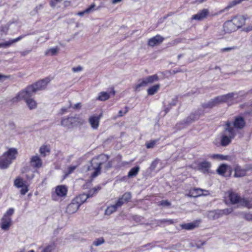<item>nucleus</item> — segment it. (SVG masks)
Masks as SVG:
<instances>
[{"instance_id":"1","label":"nucleus","mask_w":252,"mask_h":252,"mask_svg":"<svg viewBox=\"0 0 252 252\" xmlns=\"http://www.w3.org/2000/svg\"><path fill=\"white\" fill-rule=\"evenodd\" d=\"M108 157L105 155H100L93 158L87 167L88 175L93 180L100 174L101 167L105 165L107 168L109 167L110 162Z\"/></svg>"},{"instance_id":"2","label":"nucleus","mask_w":252,"mask_h":252,"mask_svg":"<svg viewBox=\"0 0 252 252\" xmlns=\"http://www.w3.org/2000/svg\"><path fill=\"white\" fill-rule=\"evenodd\" d=\"M236 135V130L229 123H225L224 130L221 137L220 144L222 146L229 145Z\"/></svg>"},{"instance_id":"3","label":"nucleus","mask_w":252,"mask_h":252,"mask_svg":"<svg viewBox=\"0 0 252 252\" xmlns=\"http://www.w3.org/2000/svg\"><path fill=\"white\" fill-rule=\"evenodd\" d=\"M237 97L238 95L236 93H229L216 97L211 101H209L207 103L204 104L203 106L204 108H212L220 103L226 102L229 103L231 102L234 99L237 98Z\"/></svg>"},{"instance_id":"4","label":"nucleus","mask_w":252,"mask_h":252,"mask_svg":"<svg viewBox=\"0 0 252 252\" xmlns=\"http://www.w3.org/2000/svg\"><path fill=\"white\" fill-rule=\"evenodd\" d=\"M18 154L17 150L15 148H10L0 157V168L1 169L7 168L14 160Z\"/></svg>"},{"instance_id":"5","label":"nucleus","mask_w":252,"mask_h":252,"mask_svg":"<svg viewBox=\"0 0 252 252\" xmlns=\"http://www.w3.org/2000/svg\"><path fill=\"white\" fill-rule=\"evenodd\" d=\"M50 81L51 80L49 78H46L37 82L32 85L29 86L24 90V92H23L21 94L27 95L28 94L29 95L30 93L35 94L38 91L45 89Z\"/></svg>"},{"instance_id":"6","label":"nucleus","mask_w":252,"mask_h":252,"mask_svg":"<svg viewBox=\"0 0 252 252\" xmlns=\"http://www.w3.org/2000/svg\"><path fill=\"white\" fill-rule=\"evenodd\" d=\"M24 92V90L20 92L17 95L13 98V101H18L21 100H25L30 109H35L37 107V103L33 98H31L34 94L30 93L29 95H22L21 94Z\"/></svg>"},{"instance_id":"7","label":"nucleus","mask_w":252,"mask_h":252,"mask_svg":"<svg viewBox=\"0 0 252 252\" xmlns=\"http://www.w3.org/2000/svg\"><path fill=\"white\" fill-rule=\"evenodd\" d=\"M158 80V77L157 74L148 76L147 77L139 80L137 83L135 85L134 90L135 91H139L141 87L145 86L148 84L153 83Z\"/></svg>"},{"instance_id":"8","label":"nucleus","mask_w":252,"mask_h":252,"mask_svg":"<svg viewBox=\"0 0 252 252\" xmlns=\"http://www.w3.org/2000/svg\"><path fill=\"white\" fill-rule=\"evenodd\" d=\"M131 197L130 192H126L120 198L114 205H111V213L116 211L117 208L121 207L124 203H127L130 199Z\"/></svg>"},{"instance_id":"9","label":"nucleus","mask_w":252,"mask_h":252,"mask_svg":"<svg viewBox=\"0 0 252 252\" xmlns=\"http://www.w3.org/2000/svg\"><path fill=\"white\" fill-rule=\"evenodd\" d=\"M67 192V189L65 186H58L55 188V193L52 194V198L54 200H57L58 197L66 196Z\"/></svg>"},{"instance_id":"10","label":"nucleus","mask_w":252,"mask_h":252,"mask_svg":"<svg viewBox=\"0 0 252 252\" xmlns=\"http://www.w3.org/2000/svg\"><path fill=\"white\" fill-rule=\"evenodd\" d=\"M226 123H229L231 124L232 126L236 130V133H237L238 130L243 128L246 125L244 119L241 116L236 117L233 122L227 121Z\"/></svg>"},{"instance_id":"11","label":"nucleus","mask_w":252,"mask_h":252,"mask_svg":"<svg viewBox=\"0 0 252 252\" xmlns=\"http://www.w3.org/2000/svg\"><path fill=\"white\" fill-rule=\"evenodd\" d=\"M224 198L225 200L228 199L232 204L240 203L241 199L240 196L235 192L229 190L225 193Z\"/></svg>"},{"instance_id":"12","label":"nucleus","mask_w":252,"mask_h":252,"mask_svg":"<svg viewBox=\"0 0 252 252\" xmlns=\"http://www.w3.org/2000/svg\"><path fill=\"white\" fill-rule=\"evenodd\" d=\"M30 163L33 168L39 169L42 166V160L38 155L32 156L31 157Z\"/></svg>"},{"instance_id":"13","label":"nucleus","mask_w":252,"mask_h":252,"mask_svg":"<svg viewBox=\"0 0 252 252\" xmlns=\"http://www.w3.org/2000/svg\"><path fill=\"white\" fill-rule=\"evenodd\" d=\"M211 163L207 161L200 162L198 164L197 169L205 174H210L211 171Z\"/></svg>"},{"instance_id":"14","label":"nucleus","mask_w":252,"mask_h":252,"mask_svg":"<svg viewBox=\"0 0 252 252\" xmlns=\"http://www.w3.org/2000/svg\"><path fill=\"white\" fill-rule=\"evenodd\" d=\"M12 223L11 218L3 216L0 220V227L4 231L9 230Z\"/></svg>"},{"instance_id":"15","label":"nucleus","mask_w":252,"mask_h":252,"mask_svg":"<svg viewBox=\"0 0 252 252\" xmlns=\"http://www.w3.org/2000/svg\"><path fill=\"white\" fill-rule=\"evenodd\" d=\"M217 173L224 177H229L231 175V170L228 166L222 164L220 166L217 170Z\"/></svg>"},{"instance_id":"16","label":"nucleus","mask_w":252,"mask_h":252,"mask_svg":"<svg viewBox=\"0 0 252 252\" xmlns=\"http://www.w3.org/2000/svg\"><path fill=\"white\" fill-rule=\"evenodd\" d=\"M190 196L197 197L201 195H207L209 192L208 190L201 189L199 188L193 189L190 191Z\"/></svg>"},{"instance_id":"17","label":"nucleus","mask_w":252,"mask_h":252,"mask_svg":"<svg viewBox=\"0 0 252 252\" xmlns=\"http://www.w3.org/2000/svg\"><path fill=\"white\" fill-rule=\"evenodd\" d=\"M80 205L77 202L74 201L73 199L71 202L67 206L66 212L69 214H72L75 213L79 209Z\"/></svg>"},{"instance_id":"18","label":"nucleus","mask_w":252,"mask_h":252,"mask_svg":"<svg viewBox=\"0 0 252 252\" xmlns=\"http://www.w3.org/2000/svg\"><path fill=\"white\" fill-rule=\"evenodd\" d=\"M201 222V220H198L190 223L182 224L181 225V227L184 229L192 230L198 227Z\"/></svg>"},{"instance_id":"19","label":"nucleus","mask_w":252,"mask_h":252,"mask_svg":"<svg viewBox=\"0 0 252 252\" xmlns=\"http://www.w3.org/2000/svg\"><path fill=\"white\" fill-rule=\"evenodd\" d=\"M208 9H203L198 12L196 14L194 15L192 17V19L201 21L206 18L208 16Z\"/></svg>"},{"instance_id":"20","label":"nucleus","mask_w":252,"mask_h":252,"mask_svg":"<svg viewBox=\"0 0 252 252\" xmlns=\"http://www.w3.org/2000/svg\"><path fill=\"white\" fill-rule=\"evenodd\" d=\"M237 29L232 20L226 21L223 25V30L226 33H231Z\"/></svg>"},{"instance_id":"21","label":"nucleus","mask_w":252,"mask_h":252,"mask_svg":"<svg viewBox=\"0 0 252 252\" xmlns=\"http://www.w3.org/2000/svg\"><path fill=\"white\" fill-rule=\"evenodd\" d=\"M163 39L164 38L160 35H157L148 40V44L150 46L153 47L161 43Z\"/></svg>"},{"instance_id":"22","label":"nucleus","mask_w":252,"mask_h":252,"mask_svg":"<svg viewBox=\"0 0 252 252\" xmlns=\"http://www.w3.org/2000/svg\"><path fill=\"white\" fill-rule=\"evenodd\" d=\"M95 5L94 4H92L84 10L77 12L76 15L80 17H82L84 15H88L95 11Z\"/></svg>"},{"instance_id":"23","label":"nucleus","mask_w":252,"mask_h":252,"mask_svg":"<svg viewBox=\"0 0 252 252\" xmlns=\"http://www.w3.org/2000/svg\"><path fill=\"white\" fill-rule=\"evenodd\" d=\"M231 20L237 29L244 25L245 22V19L242 16H236Z\"/></svg>"},{"instance_id":"24","label":"nucleus","mask_w":252,"mask_h":252,"mask_svg":"<svg viewBox=\"0 0 252 252\" xmlns=\"http://www.w3.org/2000/svg\"><path fill=\"white\" fill-rule=\"evenodd\" d=\"M234 177H242L246 175L247 170L242 168L238 165H236L234 168Z\"/></svg>"},{"instance_id":"25","label":"nucleus","mask_w":252,"mask_h":252,"mask_svg":"<svg viewBox=\"0 0 252 252\" xmlns=\"http://www.w3.org/2000/svg\"><path fill=\"white\" fill-rule=\"evenodd\" d=\"M89 122L91 125V127L94 129H96L99 125V117L96 116H91L89 118Z\"/></svg>"},{"instance_id":"26","label":"nucleus","mask_w":252,"mask_h":252,"mask_svg":"<svg viewBox=\"0 0 252 252\" xmlns=\"http://www.w3.org/2000/svg\"><path fill=\"white\" fill-rule=\"evenodd\" d=\"M25 36V35H21L16 38L10 40L8 41H6V42L2 43H0V47L6 48V47H9V46H11L12 44L20 40L23 38H24Z\"/></svg>"},{"instance_id":"27","label":"nucleus","mask_w":252,"mask_h":252,"mask_svg":"<svg viewBox=\"0 0 252 252\" xmlns=\"http://www.w3.org/2000/svg\"><path fill=\"white\" fill-rule=\"evenodd\" d=\"M56 247V246L55 243L52 242L41 248V252H54Z\"/></svg>"},{"instance_id":"28","label":"nucleus","mask_w":252,"mask_h":252,"mask_svg":"<svg viewBox=\"0 0 252 252\" xmlns=\"http://www.w3.org/2000/svg\"><path fill=\"white\" fill-rule=\"evenodd\" d=\"M221 217L220 210L211 211L207 213V217L210 220H216Z\"/></svg>"},{"instance_id":"29","label":"nucleus","mask_w":252,"mask_h":252,"mask_svg":"<svg viewBox=\"0 0 252 252\" xmlns=\"http://www.w3.org/2000/svg\"><path fill=\"white\" fill-rule=\"evenodd\" d=\"M61 125V126L67 128H70L73 126V125L71 117L62 119Z\"/></svg>"},{"instance_id":"30","label":"nucleus","mask_w":252,"mask_h":252,"mask_svg":"<svg viewBox=\"0 0 252 252\" xmlns=\"http://www.w3.org/2000/svg\"><path fill=\"white\" fill-rule=\"evenodd\" d=\"M89 198L86 194H81L76 196L74 199V201L77 202L78 204L80 206L83 203H84L86 200Z\"/></svg>"},{"instance_id":"31","label":"nucleus","mask_w":252,"mask_h":252,"mask_svg":"<svg viewBox=\"0 0 252 252\" xmlns=\"http://www.w3.org/2000/svg\"><path fill=\"white\" fill-rule=\"evenodd\" d=\"M199 117V116L197 114L192 113L187 118L185 123L187 124H190L197 120Z\"/></svg>"},{"instance_id":"32","label":"nucleus","mask_w":252,"mask_h":252,"mask_svg":"<svg viewBox=\"0 0 252 252\" xmlns=\"http://www.w3.org/2000/svg\"><path fill=\"white\" fill-rule=\"evenodd\" d=\"M240 204L248 208H252V198H243L240 201Z\"/></svg>"},{"instance_id":"33","label":"nucleus","mask_w":252,"mask_h":252,"mask_svg":"<svg viewBox=\"0 0 252 252\" xmlns=\"http://www.w3.org/2000/svg\"><path fill=\"white\" fill-rule=\"evenodd\" d=\"M71 119L73 126L82 125L85 123V120L79 116L71 117Z\"/></svg>"},{"instance_id":"34","label":"nucleus","mask_w":252,"mask_h":252,"mask_svg":"<svg viewBox=\"0 0 252 252\" xmlns=\"http://www.w3.org/2000/svg\"><path fill=\"white\" fill-rule=\"evenodd\" d=\"M160 87L159 84H157L152 86L147 90L148 94L150 95H152L156 94Z\"/></svg>"},{"instance_id":"35","label":"nucleus","mask_w":252,"mask_h":252,"mask_svg":"<svg viewBox=\"0 0 252 252\" xmlns=\"http://www.w3.org/2000/svg\"><path fill=\"white\" fill-rule=\"evenodd\" d=\"M110 95L108 93L106 92H101L99 94L96 99L100 101H105L108 99Z\"/></svg>"},{"instance_id":"36","label":"nucleus","mask_w":252,"mask_h":252,"mask_svg":"<svg viewBox=\"0 0 252 252\" xmlns=\"http://www.w3.org/2000/svg\"><path fill=\"white\" fill-rule=\"evenodd\" d=\"M50 152V148L46 145L42 146L39 149V153L41 156L45 157Z\"/></svg>"},{"instance_id":"37","label":"nucleus","mask_w":252,"mask_h":252,"mask_svg":"<svg viewBox=\"0 0 252 252\" xmlns=\"http://www.w3.org/2000/svg\"><path fill=\"white\" fill-rule=\"evenodd\" d=\"M59 50V49L57 47L52 48L48 49L45 54L47 56H55L58 53Z\"/></svg>"},{"instance_id":"38","label":"nucleus","mask_w":252,"mask_h":252,"mask_svg":"<svg viewBox=\"0 0 252 252\" xmlns=\"http://www.w3.org/2000/svg\"><path fill=\"white\" fill-rule=\"evenodd\" d=\"M140 168L139 166H136L131 169L128 174L129 177H134L136 176L139 171Z\"/></svg>"},{"instance_id":"39","label":"nucleus","mask_w":252,"mask_h":252,"mask_svg":"<svg viewBox=\"0 0 252 252\" xmlns=\"http://www.w3.org/2000/svg\"><path fill=\"white\" fill-rule=\"evenodd\" d=\"M101 189L100 186H97L96 187H94L92 189L90 190L89 192L86 194L89 198L93 197L94 194L96 193V192Z\"/></svg>"},{"instance_id":"40","label":"nucleus","mask_w":252,"mask_h":252,"mask_svg":"<svg viewBox=\"0 0 252 252\" xmlns=\"http://www.w3.org/2000/svg\"><path fill=\"white\" fill-rule=\"evenodd\" d=\"M14 185L18 188H20L26 185L23 179L21 178H17L14 181Z\"/></svg>"},{"instance_id":"41","label":"nucleus","mask_w":252,"mask_h":252,"mask_svg":"<svg viewBox=\"0 0 252 252\" xmlns=\"http://www.w3.org/2000/svg\"><path fill=\"white\" fill-rule=\"evenodd\" d=\"M104 242V240L103 238H99L96 239H95L93 242V245L95 246H99L100 245L103 244Z\"/></svg>"},{"instance_id":"42","label":"nucleus","mask_w":252,"mask_h":252,"mask_svg":"<svg viewBox=\"0 0 252 252\" xmlns=\"http://www.w3.org/2000/svg\"><path fill=\"white\" fill-rule=\"evenodd\" d=\"M14 210L13 208H9L4 214L3 216L6 218H11V216L14 214Z\"/></svg>"},{"instance_id":"43","label":"nucleus","mask_w":252,"mask_h":252,"mask_svg":"<svg viewBox=\"0 0 252 252\" xmlns=\"http://www.w3.org/2000/svg\"><path fill=\"white\" fill-rule=\"evenodd\" d=\"M128 111V108L127 107H125L123 109L120 110L118 113L119 117H122L124 116Z\"/></svg>"},{"instance_id":"44","label":"nucleus","mask_w":252,"mask_h":252,"mask_svg":"<svg viewBox=\"0 0 252 252\" xmlns=\"http://www.w3.org/2000/svg\"><path fill=\"white\" fill-rule=\"evenodd\" d=\"M221 216H222L223 215H228L232 212V209H225L223 210H220Z\"/></svg>"},{"instance_id":"45","label":"nucleus","mask_w":252,"mask_h":252,"mask_svg":"<svg viewBox=\"0 0 252 252\" xmlns=\"http://www.w3.org/2000/svg\"><path fill=\"white\" fill-rule=\"evenodd\" d=\"M157 143L156 140H153L146 144V148L148 149L153 148Z\"/></svg>"},{"instance_id":"46","label":"nucleus","mask_w":252,"mask_h":252,"mask_svg":"<svg viewBox=\"0 0 252 252\" xmlns=\"http://www.w3.org/2000/svg\"><path fill=\"white\" fill-rule=\"evenodd\" d=\"M158 161L159 159H156L155 160H154L151 164L150 169L152 170H155L158 163Z\"/></svg>"},{"instance_id":"47","label":"nucleus","mask_w":252,"mask_h":252,"mask_svg":"<svg viewBox=\"0 0 252 252\" xmlns=\"http://www.w3.org/2000/svg\"><path fill=\"white\" fill-rule=\"evenodd\" d=\"M76 167L77 166L75 165H71L69 166L67 168V171L66 174L67 175L71 174L74 171Z\"/></svg>"},{"instance_id":"48","label":"nucleus","mask_w":252,"mask_h":252,"mask_svg":"<svg viewBox=\"0 0 252 252\" xmlns=\"http://www.w3.org/2000/svg\"><path fill=\"white\" fill-rule=\"evenodd\" d=\"M63 0H50V5L52 7H55L58 3L61 2Z\"/></svg>"},{"instance_id":"49","label":"nucleus","mask_w":252,"mask_h":252,"mask_svg":"<svg viewBox=\"0 0 252 252\" xmlns=\"http://www.w3.org/2000/svg\"><path fill=\"white\" fill-rule=\"evenodd\" d=\"M22 189L20 190V193L22 195H25L29 190L28 188L27 185L21 187Z\"/></svg>"},{"instance_id":"50","label":"nucleus","mask_w":252,"mask_h":252,"mask_svg":"<svg viewBox=\"0 0 252 252\" xmlns=\"http://www.w3.org/2000/svg\"><path fill=\"white\" fill-rule=\"evenodd\" d=\"M211 157L213 158H216V159H226L225 156H224L222 155H219V154L213 155V156H212Z\"/></svg>"},{"instance_id":"51","label":"nucleus","mask_w":252,"mask_h":252,"mask_svg":"<svg viewBox=\"0 0 252 252\" xmlns=\"http://www.w3.org/2000/svg\"><path fill=\"white\" fill-rule=\"evenodd\" d=\"M243 217L247 220L252 221V214L246 213L243 214Z\"/></svg>"},{"instance_id":"52","label":"nucleus","mask_w":252,"mask_h":252,"mask_svg":"<svg viewBox=\"0 0 252 252\" xmlns=\"http://www.w3.org/2000/svg\"><path fill=\"white\" fill-rule=\"evenodd\" d=\"M159 205L165 206H169L171 205V203L167 200H162L159 202Z\"/></svg>"},{"instance_id":"53","label":"nucleus","mask_w":252,"mask_h":252,"mask_svg":"<svg viewBox=\"0 0 252 252\" xmlns=\"http://www.w3.org/2000/svg\"><path fill=\"white\" fill-rule=\"evenodd\" d=\"M82 70V67L80 66H77L76 67H73L72 68V71L73 72H78Z\"/></svg>"},{"instance_id":"54","label":"nucleus","mask_w":252,"mask_h":252,"mask_svg":"<svg viewBox=\"0 0 252 252\" xmlns=\"http://www.w3.org/2000/svg\"><path fill=\"white\" fill-rule=\"evenodd\" d=\"M72 107L73 109H80L81 107V103H79V102L75 104Z\"/></svg>"},{"instance_id":"55","label":"nucleus","mask_w":252,"mask_h":252,"mask_svg":"<svg viewBox=\"0 0 252 252\" xmlns=\"http://www.w3.org/2000/svg\"><path fill=\"white\" fill-rule=\"evenodd\" d=\"M70 4H71V2L70 1L65 0L64 1V5L66 7L70 6Z\"/></svg>"},{"instance_id":"56","label":"nucleus","mask_w":252,"mask_h":252,"mask_svg":"<svg viewBox=\"0 0 252 252\" xmlns=\"http://www.w3.org/2000/svg\"><path fill=\"white\" fill-rule=\"evenodd\" d=\"M9 77L7 76L3 75L0 74V80L8 78Z\"/></svg>"},{"instance_id":"57","label":"nucleus","mask_w":252,"mask_h":252,"mask_svg":"<svg viewBox=\"0 0 252 252\" xmlns=\"http://www.w3.org/2000/svg\"><path fill=\"white\" fill-rule=\"evenodd\" d=\"M31 51H25L21 53V55L22 56H26V55L28 54Z\"/></svg>"},{"instance_id":"58","label":"nucleus","mask_w":252,"mask_h":252,"mask_svg":"<svg viewBox=\"0 0 252 252\" xmlns=\"http://www.w3.org/2000/svg\"><path fill=\"white\" fill-rule=\"evenodd\" d=\"M232 48H225L221 49L222 52H225L230 51Z\"/></svg>"},{"instance_id":"59","label":"nucleus","mask_w":252,"mask_h":252,"mask_svg":"<svg viewBox=\"0 0 252 252\" xmlns=\"http://www.w3.org/2000/svg\"><path fill=\"white\" fill-rule=\"evenodd\" d=\"M109 207H107V209L105 210V215H109L110 214V211L109 210Z\"/></svg>"},{"instance_id":"60","label":"nucleus","mask_w":252,"mask_h":252,"mask_svg":"<svg viewBox=\"0 0 252 252\" xmlns=\"http://www.w3.org/2000/svg\"><path fill=\"white\" fill-rule=\"evenodd\" d=\"M163 221L168 222L169 223H170V224H172L174 222L172 220H164Z\"/></svg>"},{"instance_id":"61","label":"nucleus","mask_w":252,"mask_h":252,"mask_svg":"<svg viewBox=\"0 0 252 252\" xmlns=\"http://www.w3.org/2000/svg\"><path fill=\"white\" fill-rule=\"evenodd\" d=\"M122 1V0H112V3L114 4H116L117 3L120 2Z\"/></svg>"},{"instance_id":"62","label":"nucleus","mask_w":252,"mask_h":252,"mask_svg":"<svg viewBox=\"0 0 252 252\" xmlns=\"http://www.w3.org/2000/svg\"><path fill=\"white\" fill-rule=\"evenodd\" d=\"M252 31V26L251 27H249V28H247L246 29V31L247 32H249V31Z\"/></svg>"},{"instance_id":"63","label":"nucleus","mask_w":252,"mask_h":252,"mask_svg":"<svg viewBox=\"0 0 252 252\" xmlns=\"http://www.w3.org/2000/svg\"><path fill=\"white\" fill-rule=\"evenodd\" d=\"M67 108H62L61 110L63 111V113H64V112L67 111Z\"/></svg>"},{"instance_id":"64","label":"nucleus","mask_w":252,"mask_h":252,"mask_svg":"<svg viewBox=\"0 0 252 252\" xmlns=\"http://www.w3.org/2000/svg\"><path fill=\"white\" fill-rule=\"evenodd\" d=\"M111 94H115V92L113 90L111 89Z\"/></svg>"}]
</instances>
